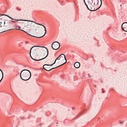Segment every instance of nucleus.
Segmentation results:
<instances>
[{
	"label": "nucleus",
	"mask_w": 127,
	"mask_h": 127,
	"mask_svg": "<svg viewBox=\"0 0 127 127\" xmlns=\"http://www.w3.org/2000/svg\"><path fill=\"white\" fill-rule=\"evenodd\" d=\"M20 77L23 81H28L31 77V72L28 69H23L20 73Z\"/></svg>",
	"instance_id": "obj_1"
},
{
	"label": "nucleus",
	"mask_w": 127,
	"mask_h": 127,
	"mask_svg": "<svg viewBox=\"0 0 127 127\" xmlns=\"http://www.w3.org/2000/svg\"><path fill=\"white\" fill-rule=\"evenodd\" d=\"M4 15H5V16H7V17H8L9 18H10V19H11V21H9L10 23L11 24V23L12 22L13 23H15V22H17V21H29V22H33V21L32 20H25V19H14L11 17H10L9 15H6V14H4Z\"/></svg>",
	"instance_id": "obj_2"
},
{
	"label": "nucleus",
	"mask_w": 127,
	"mask_h": 127,
	"mask_svg": "<svg viewBox=\"0 0 127 127\" xmlns=\"http://www.w3.org/2000/svg\"><path fill=\"white\" fill-rule=\"evenodd\" d=\"M94 4L92 2H91L90 1H88V7L90 9L89 10H90V11H96V10H97V9H99V8H100V7H101V6H100L98 8H96L94 7Z\"/></svg>",
	"instance_id": "obj_3"
},
{
	"label": "nucleus",
	"mask_w": 127,
	"mask_h": 127,
	"mask_svg": "<svg viewBox=\"0 0 127 127\" xmlns=\"http://www.w3.org/2000/svg\"><path fill=\"white\" fill-rule=\"evenodd\" d=\"M60 48V44L58 42H54L52 44V48L54 50H58L59 48Z\"/></svg>",
	"instance_id": "obj_4"
},
{
	"label": "nucleus",
	"mask_w": 127,
	"mask_h": 127,
	"mask_svg": "<svg viewBox=\"0 0 127 127\" xmlns=\"http://www.w3.org/2000/svg\"><path fill=\"white\" fill-rule=\"evenodd\" d=\"M64 64H65V63L62 64L61 65H59L56 67H54V68H51L50 69V67H48L47 66H50V65H43V68L44 69V70H45L46 71H48V72H49V71H51V70H53L54 69H56V68H58V67H61V66H63V65H64Z\"/></svg>",
	"instance_id": "obj_5"
},
{
	"label": "nucleus",
	"mask_w": 127,
	"mask_h": 127,
	"mask_svg": "<svg viewBox=\"0 0 127 127\" xmlns=\"http://www.w3.org/2000/svg\"><path fill=\"white\" fill-rule=\"evenodd\" d=\"M91 1L93 3V5H96V6L99 5L100 1V6L102 5V0H91Z\"/></svg>",
	"instance_id": "obj_6"
},
{
	"label": "nucleus",
	"mask_w": 127,
	"mask_h": 127,
	"mask_svg": "<svg viewBox=\"0 0 127 127\" xmlns=\"http://www.w3.org/2000/svg\"><path fill=\"white\" fill-rule=\"evenodd\" d=\"M121 28L124 31L127 32V22H125L122 24Z\"/></svg>",
	"instance_id": "obj_7"
},
{
	"label": "nucleus",
	"mask_w": 127,
	"mask_h": 127,
	"mask_svg": "<svg viewBox=\"0 0 127 127\" xmlns=\"http://www.w3.org/2000/svg\"><path fill=\"white\" fill-rule=\"evenodd\" d=\"M33 21V22H34L36 24H37V25H40L41 26H43L44 28H45V34L41 37H37L38 38H41V37H43V36H44V35H45V34H46V27H45V26L42 25V24H40V23H36L34 21Z\"/></svg>",
	"instance_id": "obj_8"
},
{
	"label": "nucleus",
	"mask_w": 127,
	"mask_h": 127,
	"mask_svg": "<svg viewBox=\"0 0 127 127\" xmlns=\"http://www.w3.org/2000/svg\"><path fill=\"white\" fill-rule=\"evenodd\" d=\"M60 58L61 60H62H62L64 61V60L65 61V63L66 62H67V59H66V57L65 56V55L63 54H61V55H60Z\"/></svg>",
	"instance_id": "obj_9"
},
{
	"label": "nucleus",
	"mask_w": 127,
	"mask_h": 127,
	"mask_svg": "<svg viewBox=\"0 0 127 127\" xmlns=\"http://www.w3.org/2000/svg\"><path fill=\"white\" fill-rule=\"evenodd\" d=\"M14 27H15L16 28V29H19L20 30H22V31H23L24 32H25L26 33H27V34H29L26 31H25L23 30L20 29V26H18L17 25H14Z\"/></svg>",
	"instance_id": "obj_10"
},
{
	"label": "nucleus",
	"mask_w": 127,
	"mask_h": 127,
	"mask_svg": "<svg viewBox=\"0 0 127 127\" xmlns=\"http://www.w3.org/2000/svg\"><path fill=\"white\" fill-rule=\"evenodd\" d=\"M80 64L79 63V62H76L74 64V66L75 67V68H76V69H78L79 68H80Z\"/></svg>",
	"instance_id": "obj_11"
},
{
	"label": "nucleus",
	"mask_w": 127,
	"mask_h": 127,
	"mask_svg": "<svg viewBox=\"0 0 127 127\" xmlns=\"http://www.w3.org/2000/svg\"><path fill=\"white\" fill-rule=\"evenodd\" d=\"M83 113V112H80L79 115H78L76 117H74L72 119V121H74V120H76V119H78V118H79V117H80V116H81V115H82Z\"/></svg>",
	"instance_id": "obj_12"
},
{
	"label": "nucleus",
	"mask_w": 127,
	"mask_h": 127,
	"mask_svg": "<svg viewBox=\"0 0 127 127\" xmlns=\"http://www.w3.org/2000/svg\"><path fill=\"white\" fill-rule=\"evenodd\" d=\"M48 57V54L44 58H42L41 60H36V59H34V61H41V60H44V59H46V58H47V57Z\"/></svg>",
	"instance_id": "obj_13"
},
{
	"label": "nucleus",
	"mask_w": 127,
	"mask_h": 127,
	"mask_svg": "<svg viewBox=\"0 0 127 127\" xmlns=\"http://www.w3.org/2000/svg\"><path fill=\"white\" fill-rule=\"evenodd\" d=\"M44 48H46V49L47 50V51H45L44 53V55H47L48 53V55L49 54V51H48V49H47V48L46 47H44Z\"/></svg>",
	"instance_id": "obj_14"
},
{
	"label": "nucleus",
	"mask_w": 127,
	"mask_h": 127,
	"mask_svg": "<svg viewBox=\"0 0 127 127\" xmlns=\"http://www.w3.org/2000/svg\"><path fill=\"white\" fill-rule=\"evenodd\" d=\"M56 63V60H55L54 63L52 64H44V66H53V65H54V64H55Z\"/></svg>",
	"instance_id": "obj_15"
},
{
	"label": "nucleus",
	"mask_w": 127,
	"mask_h": 127,
	"mask_svg": "<svg viewBox=\"0 0 127 127\" xmlns=\"http://www.w3.org/2000/svg\"><path fill=\"white\" fill-rule=\"evenodd\" d=\"M0 71L2 73V78L0 80V82H1V80H2L3 78V72H2V70H1V69L0 68Z\"/></svg>",
	"instance_id": "obj_16"
},
{
	"label": "nucleus",
	"mask_w": 127,
	"mask_h": 127,
	"mask_svg": "<svg viewBox=\"0 0 127 127\" xmlns=\"http://www.w3.org/2000/svg\"><path fill=\"white\" fill-rule=\"evenodd\" d=\"M84 3L85 4L87 9H88V10H90V8H89V6H88V4H87V3H86V1H85V0H83Z\"/></svg>",
	"instance_id": "obj_17"
},
{
	"label": "nucleus",
	"mask_w": 127,
	"mask_h": 127,
	"mask_svg": "<svg viewBox=\"0 0 127 127\" xmlns=\"http://www.w3.org/2000/svg\"><path fill=\"white\" fill-rule=\"evenodd\" d=\"M34 47H37V46H33L30 50V55H31V51L32 50L33 48H34Z\"/></svg>",
	"instance_id": "obj_18"
},
{
	"label": "nucleus",
	"mask_w": 127,
	"mask_h": 127,
	"mask_svg": "<svg viewBox=\"0 0 127 127\" xmlns=\"http://www.w3.org/2000/svg\"><path fill=\"white\" fill-rule=\"evenodd\" d=\"M16 9L17 10H18L19 11H20V10H21V9L18 8V7H16Z\"/></svg>",
	"instance_id": "obj_19"
},
{
	"label": "nucleus",
	"mask_w": 127,
	"mask_h": 127,
	"mask_svg": "<svg viewBox=\"0 0 127 127\" xmlns=\"http://www.w3.org/2000/svg\"><path fill=\"white\" fill-rule=\"evenodd\" d=\"M60 56L56 59V61H57V60H61L60 59Z\"/></svg>",
	"instance_id": "obj_20"
},
{
	"label": "nucleus",
	"mask_w": 127,
	"mask_h": 127,
	"mask_svg": "<svg viewBox=\"0 0 127 127\" xmlns=\"http://www.w3.org/2000/svg\"><path fill=\"white\" fill-rule=\"evenodd\" d=\"M60 3H61V5H65V4H64V2H63V1L60 2Z\"/></svg>",
	"instance_id": "obj_21"
},
{
	"label": "nucleus",
	"mask_w": 127,
	"mask_h": 127,
	"mask_svg": "<svg viewBox=\"0 0 127 127\" xmlns=\"http://www.w3.org/2000/svg\"><path fill=\"white\" fill-rule=\"evenodd\" d=\"M1 23H2V22H0V27H2V26H1Z\"/></svg>",
	"instance_id": "obj_22"
},
{
	"label": "nucleus",
	"mask_w": 127,
	"mask_h": 127,
	"mask_svg": "<svg viewBox=\"0 0 127 127\" xmlns=\"http://www.w3.org/2000/svg\"><path fill=\"white\" fill-rule=\"evenodd\" d=\"M123 123H124V122H122V121H120V124L121 125L123 124Z\"/></svg>",
	"instance_id": "obj_23"
},
{
	"label": "nucleus",
	"mask_w": 127,
	"mask_h": 127,
	"mask_svg": "<svg viewBox=\"0 0 127 127\" xmlns=\"http://www.w3.org/2000/svg\"><path fill=\"white\" fill-rule=\"evenodd\" d=\"M102 93H105V91H104V88H102Z\"/></svg>",
	"instance_id": "obj_24"
},
{
	"label": "nucleus",
	"mask_w": 127,
	"mask_h": 127,
	"mask_svg": "<svg viewBox=\"0 0 127 127\" xmlns=\"http://www.w3.org/2000/svg\"><path fill=\"white\" fill-rule=\"evenodd\" d=\"M30 56L31 58H32V59L33 60H34V59H33V58H32V57H31V55H30Z\"/></svg>",
	"instance_id": "obj_25"
},
{
	"label": "nucleus",
	"mask_w": 127,
	"mask_h": 127,
	"mask_svg": "<svg viewBox=\"0 0 127 127\" xmlns=\"http://www.w3.org/2000/svg\"><path fill=\"white\" fill-rule=\"evenodd\" d=\"M88 76L89 78H91V75H90V74H88Z\"/></svg>",
	"instance_id": "obj_26"
},
{
	"label": "nucleus",
	"mask_w": 127,
	"mask_h": 127,
	"mask_svg": "<svg viewBox=\"0 0 127 127\" xmlns=\"http://www.w3.org/2000/svg\"><path fill=\"white\" fill-rule=\"evenodd\" d=\"M49 114H51L50 112H48V113L47 114V116H48V115H49Z\"/></svg>",
	"instance_id": "obj_27"
},
{
	"label": "nucleus",
	"mask_w": 127,
	"mask_h": 127,
	"mask_svg": "<svg viewBox=\"0 0 127 127\" xmlns=\"http://www.w3.org/2000/svg\"><path fill=\"white\" fill-rule=\"evenodd\" d=\"M20 119H21V120H23V117H21Z\"/></svg>",
	"instance_id": "obj_28"
},
{
	"label": "nucleus",
	"mask_w": 127,
	"mask_h": 127,
	"mask_svg": "<svg viewBox=\"0 0 127 127\" xmlns=\"http://www.w3.org/2000/svg\"><path fill=\"white\" fill-rule=\"evenodd\" d=\"M25 43H26L27 44H28V42H27V41H25Z\"/></svg>",
	"instance_id": "obj_29"
},
{
	"label": "nucleus",
	"mask_w": 127,
	"mask_h": 127,
	"mask_svg": "<svg viewBox=\"0 0 127 127\" xmlns=\"http://www.w3.org/2000/svg\"><path fill=\"white\" fill-rule=\"evenodd\" d=\"M74 109H75V108L72 107V110H74Z\"/></svg>",
	"instance_id": "obj_30"
},
{
	"label": "nucleus",
	"mask_w": 127,
	"mask_h": 127,
	"mask_svg": "<svg viewBox=\"0 0 127 127\" xmlns=\"http://www.w3.org/2000/svg\"><path fill=\"white\" fill-rule=\"evenodd\" d=\"M91 58H93V59L94 60V57L91 56Z\"/></svg>",
	"instance_id": "obj_31"
},
{
	"label": "nucleus",
	"mask_w": 127,
	"mask_h": 127,
	"mask_svg": "<svg viewBox=\"0 0 127 127\" xmlns=\"http://www.w3.org/2000/svg\"><path fill=\"white\" fill-rule=\"evenodd\" d=\"M5 24V21H4V25Z\"/></svg>",
	"instance_id": "obj_32"
},
{
	"label": "nucleus",
	"mask_w": 127,
	"mask_h": 127,
	"mask_svg": "<svg viewBox=\"0 0 127 127\" xmlns=\"http://www.w3.org/2000/svg\"><path fill=\"white\" fill-rule=\"evenodd\" d=\"M111 90H113V91H115V89H113V88H112Z\"/></svg>",
	"instance_id": "obj_33"
},
{
	"label": "nucleus",
	"mask_w": 127,
	"mask_h": 127,
	"mask_svg": "<svg viewBox=\"0 0 127 127\" xmlns=\"http://www.w3.org/2000/svg\"><path fill=\"white\" fill-rule=\"evenodd\" d=\"M41 125H42V124H40V127H41Z\"/></svg>",
	"instance_id": "obj_34"
},
{
	"label": "nucleus",
	"mask_w": 127,
	"mask_h": 127,
	"mask_svg": "<svg viewBox=\"0 0 127 127\" xmlns=\"http://www.w3.org/2000/svg\"><path fill=\"white\" fill-rule=\"evenodd\" d=\"M4 31H2V32H4Z\"/></svg>",
	"instance_id": "obj_35"
},
{
	"label": "nucleus",
	"mask_w": 127,
	"mask_h": 127,
	"mask_svg": "<svg viewBox=\"0 0 127 127\" xmlns=\"http://www.w3.org/2000/svg\"><path fill=\"white\" fill-rule=\"evenodd\" d=\"M66 1H68V2H69V1H68V0H66Z\"/></svg>",
	"instance_id": "obj_36"
},
{
	"label": "nucleus",
	"mask_w": 127,
	"mask_h": 127,
	"mask_svg": "<svg viewBox=\"0 0 127 127\" xmlns=\"http://www.w3.org/2000/svg\"><path fill=\"white\" fill-rule=\"evenodd\" d=\"M120 6H122V4L120 5Z\"/></svg>",
	"instance_id": "obj_37"
},
{
	"label": "nucleus",
	"mask_w": 127,
	"mask_h": 127,
	"mask_svg": "<svg viewBox=\"0 0 127 127\" xmlns=\"http://www.w3.org/2000/svg\"><path fill=\"white\" fill-rule=\"evenodd\" d=\"M4 27H5V25H4Z\"/></svg>",
	"instance_id": "obj_38"
},
{
	"label": "nucleus",
	"mask_w": 127,
	"mask_h": 127,
	"mask_svg": "<svg viewBox=\"0 0 127 127\" xmlns=\"http://www.w3.org/2000/svg\"><path fill=\"white\" fill-rule=\"evenodd\" d=\"M18 74H19V72H18Z\"/></svg>",
	"instance_id": "obj_39"
},
{
	"label": "nucleus",
	"mask_w": 127,
	"mask_h": 127,
	"mask_svg": "<svg viewBox=\"0 0 127 127\" xmlns=\"http://www.w3.org/2000/svg\"><path fill=\"white\" fill-rule=\"evenodd\" d=\"M1 19H2V18H1Z\"/></svg>",
	"instance_id": "obj_40"
},
{
	"label": "nucleus",
	"mask_w": 127,
	"mask_h": 127,
	"mask_svg": "<svg viewBox=\"0 0 127 127\" xmlns=\"http://www.w3.org/2000/svg\"><path fill=\"white\" fill-rule=\"evenodd\" d=\"M95 86V87H96V85H94Z\"/></svg>",
	"instance_id": "obj_41"
}]
</instances>
